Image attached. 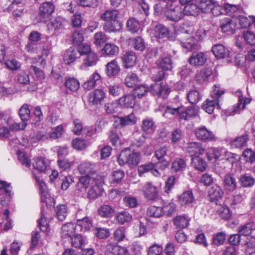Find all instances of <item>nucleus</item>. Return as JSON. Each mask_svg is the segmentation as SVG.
Returning <instances> with one entry per match:
<instances>
[{
    "label": "nucleus",
    "mask_w": 255,
    "mask_h": 255,
    "mask_svg": "<svg viewBox=\"0 0 255 255\" xmlns=\"http://www.w3.org/2000/svg\"><path fill=\"white\" fill-rule=\"evenodd\" d=\"M194 31V27L186 23L182 24L178 32H177L175 38L179 41L182 46L191 50L194 48L197 41L194 37L191 36Z\"/></svg>",
    "instance_id": "1"
},
{
    "label": "nucleus",
    "mask_w": 255,
    "mask_h": 255,
    "mask_svg": "<svg viewBox=\"0 0 255 255\" xmlns=\"http://www.w3.org/2000/svg\"><path fill=\"white\" fill-rule=\"evenodd\" d=\"M198 113V109L195 107H185L180 105L175 107L168 106L165 109L163 116L166 117L168 115H171L187 121L196 116Z\"/></svg>",
    "instance_id": "2"
},
{
    "label": "nucleus",
    "mask_w": 255,
    "mask_h": 255,
    "mask_svg": "<svg viewBox=\"0 0 255 255\" xmlns=\"http://www.w3.org/2000/svg\"><path fill=\"white\" fill-rule=\"evenodd\" d=\"M119 12L118 10H107L101 15V18L106 22L103 29L108 32H113L120 30L122 24L118 20Z\"/></svg>",
    "instance_id": "3"
},
{
    "label": "nucleus",
    "mask_w": 255,
    "mask_h": 255,
    "mask_svg": "<svg viewBox=\"0 0 255 255\" xmlns=\"http://www.w3.org/2000/svg\"><path fill=\"white\" fill-rule=\"evenodd\" d=\"M224 94V91L220 90V85L216 84L213 87L211 99H207L202 104V109L209 114H212L214 110L220 109L219 99Z\"/></svg>",
    "instance_id": "4"
},
{
    "label": "nucleus",
    "mask_w": 255,
    "mask_h": 255,
    "mask_svg": "<svg viewBox=\"0 0 255 255\" xmlns=\"http://www.w3.org/2000/svg\"><path fill=\"white\" fill-rule=\"evenodd\" d=\"M139 154L137 152H131L128 148L122 151L118 157V161L120 165L125 163L131 167H135L139 162Z\"/></svg>",
    "instance_id": "5"
},
{
    "label": "nucleus",
    "mask_w": 255,
    "mask_h": 255,
    "mask_svg": "<svg viewBox=\"0 0 255 255\" xmlns=\"http://www.w3.org/2000/svg\"><path fill=\"white\" fill-rule=\"evenodd\" d=\"M166 6L165 14L168 19L177 22L183 18V12L179 5H176L173 2H170L166 4Z\"/></svg>",
    "instance_id": "6"
},
{
    "label": "nucleus",
    "mask_w": 255,
    "mask_h": 255,
    "mask_svg": "<svg viewBox=\"0 0 255 255\" xmlns=\"http://www.w3.org/2000/svg\"><path fill=\"white\" fill-rule=\"evenodd\" d=\"M157 64L162 69L158 71V74L155 75L154 79L156 82L160 81L163 80L165 75V70H171L172 68V61L170 57H165L159 58L157 61Z\"/></svg>",
    "instance_id": "7"
},
{
    "label": "nucleus",
    "mask_w": 255,
    "mask_h": 255,
    "mask_svg": "<svg viewBox=\"0 0 255 255\" xmlns=\"http://www.w3.org/2000/svg\"><path fill=\"white\" fill-rule=\"evenodd\" d=\"M92 181L94 182L88 192V196L91 199H95L102 196L103 192L101 177L97 174H94Z\"/></svg>",
    "instance_id": "8"
},
{
    "label": "nucleus",
    "mask_w": 255,
    "mask_h": 255,
    "mask_svg": "<svg viewBox=\"0 0 255 255\" xmlns=\"http://www.w3.org/2000/svg\"><path fill=\"white\" fill-rule=\"evenodd\" d=\"M195 134L199 140L202 141H215L217 140V137L213 132L204 126L196 128Z\"/></svg>",
    "instance_id": "9"
},
{
    "label": "nucleus",
    "mask_w": 255,
    "mask_h": 255,
    "mask_svg": "<svg viewBox=\"0 0 255 255\" xmlns=\"http://www.w3.org/2000/svg\"><path fill=\"white\" fill-rule=\"evenodd\" d=\"M237 18L235 17H225L220 21V28L222 31L228 34H233L237 29Z\"/></svg>",
    "instance_id": "10"
},
{
    "label": "nucleus",
    "mask_w": 255,
    "mask_h": 255,
    "mask_svg": "<svg viewBox=\"0 0 255 255\" xmlns=\"http://www.w3.org/2000/svg\"><path fill=\"white\" fill-rule=\"evenodd\" d=\"M142 192L144 197L148 200H155L158 197L157 187L149 182H146L143 185Z\"/></svg>",
    "instance_id": "11"
},
{
    "label": "nucleus",
    "mask_w": 255,
    "mask_h": 255,
    "mask_svg": "<svg viewBox=\"0 0 255 255\" xmlns=\"http://www.w3.org/2000/svg\"><path fill=\"white\" fill-rule=\"evenodd\" d=\"M206 154L209 160L213 159H218L222 156L225 157H230L232 155L231 152H229L225 149L223 148L209 147L206 150Z\"/></svg>",
    "instance_id": "12"
},
{
    "label": "nucleus",
    "mask_w": 255,
    "mask_h": 255,
    "mask_svg": "<svg viewBox=\"0 0 255 255\" xmlns=\"http://www.w3.org/2000/svg\"><path fill=\"white\" fill-rule=\"evenodd\" d=\"M106 94L105 91L100 89H97L90 92L89 95V101L94 105L101 104L102 101L106 98Z\"/></svg>",
    "instance_id": "13"
},
{
    "label": "nucleus",
    "mask_w": 255,
    "mask_h": 255,
    "mask_svg": "<svg viewBox=\"0 0 255 255\" xmlns=\"http://www.w3.org/2000/svg\"><path fill=\"white\" fill-rule=\"evenodd\" d=\"M187 151L192 157L199 156L204 152L202 144L198 142H191L188 143Z\"/></svg>",
    "instance_id": "14"
},
{
    "label": "nucleus",
    "mask_w": 255,
    "mask_h": 255,
    "mask_svg": "<svg viewBox=\"0 0 255 255\" xmlns=\"http://www.w3.org/2000/svg\"><path fill=\"white\" fill-rule=\"evenodd\" d=\"M223 194V189L218 185H214L208 190L210 201L212 202H215L217 205V202L222 198Z\"/></svg>",
    "instance_id": "15"
},
{
    "label": "nucleus",
    "mask_w": 255,
    "mask_h": 255,
    "mask_svg": "<svg viewBox=\"0 0 255 255\" xmlns=\"http://www.w3.org/2000/svg\"><path fill=\"white\" fill-rule=\"evenodd\" d=\"M207 61V57L202 52H194L190 57L188 62L193 66L203 65Z\"/></svg>",
    "instance_id": "16"
},
{
    "label": "nucleus",
    "mask_w": 255,
    "mask_h": 255,
    "mask_svg": "<svg viewBox=\"0 0 255 255\" xmlns=\"http://www.w3.org/2000/svg\"><path fill=\"white\" fill-rule=\"evenodd\" d=\"M178 202L181 206H190L195 202V197L192 191H184L178 197Z\"/></svg>",
    "instance_id": "17"
},
{
    "label": "nucleus",
    "mask_w": 255,
    "mask_h": 255,
    "mask_svg": "<svg viewBox=\"0 0 255 255\" xmlns=\"http://www.w3.org/2000/svg\"><path fill=\"white\" fill-rule=\"evenodd\" d=\"M99 60L98 55L94 51L85 55L83 59V62L80 66L81 70H84L86 67H92L96 65Z\"/></svg>",
    "instance_id": "18"
},
{
    "label": "nucleus",
    "mask_w": 255,
    "mask_h": 255,
    "mask_svg": "<svg viewBox=\"0 0 255 255\" xmlns=\"http://www.w3.org/2000/svg\"><path fill=\"white\" fill-rule=\"evenodd\" d=\"M67 21L61 17L58 16L52 18L47 24L49 30L58 31L64 28Z\"/></svg>",
    "instance_id": "19"
},
{
    "label": "nucleus",
    "mask_w": 255,
    "mask_h": 255,
    "mask_svg": "<svg viewBox=\"0 0 255 255\" xmlns=\"http://www.w3.org/2000/svg\"><path fill=\"white\" fill-rule=\"evenodd\" d=\"M0 191L4 192L5 195L7 196L6 198H2L0 200V204L2 206H6L8 204L10 199L11 198L10 184L5 182L0 181Z\"/></svg>",
    "instance_id": "20"
},
{
    "label": "nucleus",
    "mask_w": 255,
    "mask_h": 255,
    "mask_svg": "<svg viewBox=\"0 0 255 255\" xmlns=\"http://www.w3.org/2000/svg\"><path fill=\"white\" fill-rule=\"evenodd\" d=\"M54 8V6L51 2H43L39 7V14L40 17L42 18L49 17L53 12Z\"/></svg>",
    "instance_id": "21"
},
{
    "label": "nucleus",
    "mask_w": 255,
    "mask_h": 255,
    "mask_svg": "<svg viewBox=\"0 0 255 255\" xmlns=\"http://www.w3.org/2000/svg\"><path fill=\"white\" fill-rule=\"evenodd\" d=\"M78 169L82 175L92 176V179L94 176V174H97L95 172V165L90 162L85 161L81 163Z\"/></svg>",
    "instance_id": "22"
},
{
    "label": "nucleus",
    "mask_w": 255,
    "mask_h": 255,
    "mask_svg": "<svg viewBox=\"0 0 255 255\" xmlns=\"http://www.w3.org/2000/svg\"><path fill=\"white\" fill-rule=\"evenodd\" d=\"M76 225L68 223L62 226L61 229V237L63 239H70L75 234Z\"/></svg>",
    "instance_id": "23"
},
{
    "label": "nucleus",
    "mask_w": 255,
    "mask_h": 255,
    "mask_svg": "<svg viewBox=\"0 0 255 255\" xmlns=\"http://www.w3.org/2000/svg\"><path fill=\"white\" fill-rule=\"evenodd\" d=\"M101 52L105 56L113 57L118 54L119 47L111 42L107 43L102 48Z\"/></svg>",
    "instance_id": "24"
},
{
    "label": "nucleus",
    "mask_w": 255,
    "mask_h": 255,
    "mask_svg": "<svg viewBox=\"0 0 255 255\" xmlns=\"http://www.w3.org/2000/svg\"><path fill=\"white\" fill-rule=\"evenodd\" d=\"M136 116L133 113H131L124 117L118 118L115 122L118 123L121 128H123L127 126L134 125L136 124Z\"/></svg>",
    "instance_id": "25"
},
{
    "label": "nucleus",
    "mask_w": 255,
    "mask_h": 255,
    "mask_svg": "<svg viewBox=\"0 0 255 255\" xmlns=\"http://www.w3.org/2000/svg\"><path fill=\"white\" fill-rule=\"evenodd\" d=\"M212 50L215 57L219 59L225 58L229 56V51L222 44H218L214 45Z\"/></svg>",
    "instance_id": "26"
},
{
    "label": "nucleus",
    "mask_w": 255,
    "mask_h": 255,
    "mask_svg": "<svg viewBox=\"0 0 255 255\" xmlns=\"http://www.w3.org/2000/svg\"><path fill=\"white\" fill-rule=\"evenodd\" d=\"M247 255H252L255 253V236L247 238L246 240L242 243Z\"/></svg>",
    "instance_id": "27"
},
{
    "label": "nucleus",
    "mask_w": 255,
    "mask_h": 255,
    "mask_svg": "<svg viewBox=\"0 0 255 255\" xmlns=\"http://www.w3.org/2000/svg\"><path fill=\"white\" fill-rule=\"evenodd\" d=\"M125 67L127 68L133 67L136 63L137 57L134 52H127L122 57Z\"/></svg>",
    "instance_id": "28"
},
{
    "label": "nucleus",
    "mask_w": 255,
    "mask_h": 255,
    "mask_svg": "<svg viewBox=\"0 0 255 255\" xmlns=\"http://www.w3.org/2000/svg\"><path fill=\"white\" fill-rule=\"evenodd\" d=\"M118 102L125 108H133L135 104V97L133 94H127L120 98Z\"/></svg>",
    "instance_id": "29"
},
{
    "label": "nucleus",
    "mask_w": 255,
    "mask_h": 255,
    "mask_svg": "<svg viewBox=\"0 0 255 255\" xmlns=\"http://www.w3.org/2000/svg\"><path fill=\"white\" fill-rule=\"evenodd\" d=\"M106 74L108 77L117 75L120 71V66L116 59L112 60L106 64Z\"/></svg>",
    "instance_id": "30"
},
{
    "label": "nucleus",
    "mask_w": 255,
    "mask_h": 255,
    "mask_svg": "<svg viewBox=\"0 0 255 255\" xmlns=\"http://www.w3.org/2000/svg\"><path fill=\"white\" fill-rule=\"evenodd\" d=\"M224 186L226 190L233 191L237 186L235 177L232 174H227L224 176Z\"/></svg>",
    "instance_id": "31"
},
{
    "label": "nucleus",
    "mask_w": 255,
    "mask_h": 255,
    "mask_svg": "<svg viewBox=\"0 0 255 255\" xmlns=\"http://www.w3.org/2000/svg\"><path fill=\"white\" fill-rule=\"evenodd\" d=\"M169 31L168 28L160 24L155 27L151 34L153 36L156 38H164L167 37L169 35Z\"/></svg>",
    "instance_id": "32"
},
{
    "label": "nucleus",
    "mask_w": 255,
    "mask_h": 255,
    "mask_svg": "<svg viewBox=\"0 0 255 255\" xmlns=\"http://www.w3.org/2000/svg\"><path fill=\"white\" fill-rule=\"evenodd\" d=\"M94 182L92 181V176L83 175L80 178L78 187L81 192H85L89 184L92 185Z\"/></svg>",
    "instance_id": "33"
},
{
    "label": "nucleus",
    "mask_w": 255,
    "mask_h": 255,
    "mask_svg": "<svg viewBox=\"0 0 255 255\" xmlns=\"http://www.w3.org/2000/svg\"><path fill=\"white\" fill-rule=\"evenodd\" d=\"M241 185L243 187H251L255 183V179L249 174L245 173L241 175L239 178Z\"/></svg>",
    "instance_id": "34"
},
{
    "label": "nucleus",
    "mask_w": 255,
    "mask_h": 255,
    "mask_svg": "<svg viewBox=\"0 0 255 255\" xmlns=\"http://www.w3.org/2000/svg\"><path fill=\"white\" fill-rule=\"evenodd\" d=\"M183 12L185 15L196 16L200 12L199 6L194 1L191 2L186 4L183 10Z\"/></svg>",
    "instance_id": "35"
},
{
    "label": "nucleus",
    "mask_w": 255,
    "mask_h": 255,
    "mask_svg": "<svg viewBox=\"0 0 255 255\" xmlns=\"http://www.w3.org/2000/svg\"><path fill=\"white\" fill-rule=\"evenodd\" d=\"M79 57L77 51L74 50L73 47H70L64 54V61L66 64L68 65L74 62Z\"/></svg>",
    "instance_id": "36"
},
{
    "label": "nucleus",
    "mask_w": 255,
    "mask_h": 255,
    "mask_svg": "<svg viewBox=\"0 0 255 255\" xmlns=\"http://www.w3.org/2000/svg\"><path fill=\"white\" fill-rule=\"evenodd\" d=\"M198 2L200 12L203 13L210 12L214 1L213 0H196Z\"/></svg>",
    "instance_id": "37"
},
{
    "label": "nucleus",
    "mask_w": 255,
    "mask_h": 255,
    "mask_svg": "<svg viewBox=\"0 0 255 255\" xmlns=\"http://www.w3.org/2000/svg\"><path fill=\"white\" fill-rule=\"evenodd\" d=\"M33 167L41 172L46 171L48 166V162L45 158L37 157L34 159Z\"/></svg>",
    "instance_id": "38"
},
{
    "label": "nucleus",
    "mask_w": 255,
    "mask_h": 255,
    "mask_svg": "<svg viewBox=\"0 0 255 255\" xmlns=\"http://www.w3.org/2000/svg\"><path fill=\"white\" fill-rule=\"evenodd\" d=\"M233 17H235L237 19L236 23H237V29L247 28L251 24V20L247 16L244 15H234Z\"/></svg>",
    "instance_id": "39"
},
{
    "label": "nucleus",
    "mask_w": 255,
    "mask_h": 255,
    "mask_svg": "<svg viewBox=\"0 0 255 255\" xmlns=\"http://www.w3.org/2000/svg\"><path fill=\"white\" fill-rule=\"evenodd\" d=\"M101 76L97 72L94 73L89 78V79L84 83L83 87L85 89L91 90L95 87L96 82L100 80Z\"/></svg>",
    "instance_id": "40"
},
{
    "label": "nucleus",
    "mask_w": 255,
    "mask_h": 255,
    "mask_svg": "<svg viewBox=\"0 0 255 255\" xmlns=\"http://www.w3.org/2000/svg\"><path fill=\"white\" fill-rule=\"evenodd\" d=\"M71 245L76 248H82L86 242V239L79 234H75L70 238Z\"/></svg>",
    "instance_id": "41"
},
{
    "label": "nucleus",
    "mask_w": 255,
    "mask_h": 255,
    "mask_svg": "<svg viewBox=\"0 0 255 255\" xmlns=\"http://www.w3.org/2000/svg\"><path fill=\"white\" fill-rule=\"evenodd\" d=\"M99 215L103 218H109L113 216L114 209L110 205H103L98 210Z\"/></svg>",
    "instance_id": "42"
},
{
    "label": "nucleus",
    "mask_w": 255,
    "mask_h": 255,
    "mask_svg": "<svg viewBox=\"0 0 255 255\" xmlns=\"http://www.w3.org/2000/svg\"><path fill=\"white\" fill-rule=\"evenodd\" d=\"M212 74V70L211 69L204 68L199 71L196 75V80L199 83H203V82L208 80V78Z\"/></svg>",
    "instance_id": "43"
},
{
    "label": "nucleus",
    "mask_w": 255,
    "mask_h": 255,
    "mask_svg": "<svg viewBox=\"0 0 255 255\" xmlns=\"http://www.w3.org/2000/svg\"><path fill=\"white\" fill-rule=\"evenodd\" d=\"M236 94L239 97L238 103L237 104L238 110H236V112L240 113L241 110H243L245 108L247 104L250 103L252 99L250 98L244 99L242 92L240 91H237Z\"/></svg>",
    "instance_id": "44"
},
{
    "label": "nucleus",
    "mask_w": 255,
    "mask_h": 255,
    "mask_svg": "<svg viewBox=\"0 0 255 255\" xmlns=\"http://www.w3.org/2000/svg\"><path fill=\"white\" fill-rule=\"evenodd\" d=\"M154 125L152 119L146 118L142 121L141 129L147 133H151L154 130Z\"/></svg>",
    "instance_id": "45"
},
{
    "label": "nucleus",
    "mask_w": 255,
    "mask_h": 255,
    "mask_svg": "<svg viewBox=\"0 0 255 255\" xmlns=\"http://www.w3.org/2000/svg\"><path fill=\"white\" fill-rule=\"evenodd\" d=\"M189 219L185 215L177 216L173 220L174 224L178 228H184L188 226Z\"/></svg>",
    "instance_id": "46"
},
{
    "label": "nucleus",
    "mask_w": 255,
    "mask_h": 255,
    "mask_svg": "<svg viewBox=\"0 0 255 255\" xmlns=\"http://www.w3.org/2000/svg\"><path fill=\"white\" fill-rule=\"evenodd\" d=\"M249 138L247 134L242 135L235 139L231 143V145L234 148H241L246 146Z\"/></svg>",
    "instance_id": "47"
},
{
    "label": "nucleus",
    "mask_w": 255,
    "mask_h": 255,
    "mask_svg": "<svg viewBox=\"0 0 255 255\" xmlns=\"http://www.w3.org/2000/svg\"><path fill=\"white\" fill-rule=\"evenodd\" d=\"M118 222L121 225L131 221L132 217L131 215L126 211H122L119 213L116 217Z\"/></svg>",
    "instance_id": "48"
},
{
    "label": "nucleus",
    "mask_w": 255,
    "mask_h": 255,
    "mask_svg": "<svg viewBox=\"0 0 255 255\" xmlns=\"http://www.w3.org/2000/svg\"><path fill=\"white\" fill-rule=\"evenodd\" d=\"M164 211L160 207L150 206L147 210V215L149 217L159 218L163 216Z\"/></svg>",
    "instance_id": "49"
},
{
    "label": "nucleus",
    "mask_w": 255,
    "mask_h": 255,
    "mask_svg": "<svg viewBox=\"0 0 255 255\" xmlns=\"http://www.w3.org/2000/svg\"><path fill=\"white\" fill-rule=\"evenodd\" d=\"M255 230V224L254 222H249L241 226L238 230L241 235L247 236L251 234Z\"/></svg>",
    "instance_id": "50"
},
{
    "label": "nucleus",
    "mask_w": 255,
    "mask_h": 255,
    "mask_svg": "<svg viewBox=\"0 0 255 255\" xmlns=\"http://www.w3.org/2000/svg\"><path fill=\"white\" fill-rule=\"evenodd\" d=\"M19 116L22 121L26 123L29 120L30 111L27 104H23L19 110Z\"/></svg>",
    "instance_id": "51"
},
{
    "label": "nucleus",
    "mask_w": 255,
    "mask_h": 255,
    "mask_svg": "<svg viewBox=\"0 0 255 255\" xmlns=\"http://www.w3.org/2000/svg\"><path fill=\"white\" fill-rule=\"evenodd\" d=\"M108 38L107 35L101 31L96 32L93 37V43L96 46H101L108 41Z\"/></svg>",
    "instance_id": "52"
},
{
    "label": "nucleus",
    "mask_w": 255,
    "mask_h": 255,
    "mask_svg": "<svg viewBox=\"0 0 255 255\" xmlns=\"http://www.w3.org/2000/svg\"><path fill=\"white\" fill-rule=\"evenodd\" d=\"M55 211L57 218L59 221H63L66 219L67 215V208L65 205L61 204L57 206Z\"/></svg>",
    "instance_id": "53"
},
{
    "label": "nucleus",
    "mask_w": 255,
    "mask_h": 255,
    "mask_svg": "<svg viewBox=\"0 0 255 255\" xmlns=\"http://www.w3.org/2000/svg\"><path fill=\"white\" fill-rule=\"evenodd\" d=\"M140 27L139 22L134 18H130L127 22V27L132 33L137 32Z\"/></svg>",
    "instance_id": "54"
},
{
    "label": "nucleus",
    "mask_w": 255,
    "mask_h": 255,
    "mask_svg": "<svg viewBox=\"0 0 255 255\" xmlns=\"http://www.w3.org/2000/svg\"><path fill=\"white\" fill-rule=\"evenodd\" d=\"M186 166V163L184 160L181 158H176L172 164L171 168L174 172L181 171Z\"/></svg>",
    "instance_id": "55"
},
{
    "label": "nucleus",
    "mask_w": 255,
    "mask_h": 255,
    "mask_svg": "<svg viewBox=\"0 0 255 255\" xmlns=\"http://www.w3.org/2000/svg\"><path fill=\"white\" fill-rule=\"evenodd\" d=\"M114 255H127L128 250L126 248L122 247L117 245L110 244L109 249Z\"/></svg>",
    "instance_id": "56"
},
{
    "label": "nucleus",
    "mask_w": 255,
    "mask_h": 255,
    "mask_svg": "<svg viewBox=\"0 0 255 255\" xmlns=\"http://www.w3.org/2000/svg\"><path fill=\"white\" fill-rule=\"evenodd\" d=\"M138 82V78L136 74L129 73L125 79V85L128 87H132Z\"/></svg>",
    "instance_id": "57"
},
{
    "label": "nucleus",
    "mask_w": 255,
    "mask_h": 255,
    "mask_svg": "<svg viewBox=\"0 0 255 255\" xmlns=\"http://www.w3.org/2000/svg\"><path fill=\"white\" fill-rule=\"evenodd\" d=\"M65 85L72 91H76L80 87L79 81L73 78L67 79L65 82Z\"/></svg>",
    "instance_id": "58"
},
{
    "label": "nucleus",
    "mask_w": 255,
    "mask_h": 255,
    "mask_svg": "<svg viewBox=\"0 0 255 255\" xmlns=\"http://www.w3.org/2000/svg\"><path fill=\"white\" fill-rule=\"evenodd\" d=\"M192 163L194 166L201 171H204L206 168V162L199 156L192 157Z\"/></svg>",
    "instance_id": "59"
},
{
    "label": "nucleus",
    "mask_w": 255,
    "mask_h": 255,
    "mask_svg": "<svg viewBox=\"0 0 255 255\" xmlns=\"http://www.w3.org/2000/svg\"><path fill=\"white\" fill-rule=\"evenodd\" d=\"M7 124H8L9 128L10 131H14L23 130L26 128L27 125V123L22 121L21 122L19 123L12 122L9 124L7 122Z\"/></svg>",
    "instance_id": "60"
},
{
    "label": "nucleus",
    "mask_w": 255,
    "mask_h": 255,
    "mask_svg": "<svg viewBox=\"0 0 255 255\" xmlns=\"http://www.w3.org/2000/svg\"><path fill=\"white\" fill-rule=\"evenodd\" d=\"M187 98L191 104H194L200 100L201 97L197 90H193L187 94Z\"/></svg>",
    "instance_id": "61"
},
{
    "label": "nucleus",
    "mask_w": 255,
    "mask_h": 255,
    "mask_svg": "<svg viewBox=\"0 0 255 255\" xmlns=\"http://www.w3.org/2000/svg\"><path fill=\"white\" fill-rule=\"evenodd\" d=\"M154 87L157 91H154L153 95L160 96L164 97L169 92V88L165 85H161L157 83L154 84Z\"/></svg>",
    "instance_id": "62"
},
{
    "label": "nucleus",
    "mask_w": 255,
    "mask_h": 255,
    "mask_svg": "<svg viewBox=\"0 0 255 255\" xmlns=\"http://www.w3.org/2000/svg\"><path fill=\"white\" fill-rule=\"evenodd\" d=\"M149 91V88L145 85H139L135 87L133 91V95L139 98L144 96Z\"/></svg>",
    "instance_id": "63"
},
{
    "label": "nucleus",
    "mask_w": 255,
    "mask_h": 255,
    "mask_svg": "<svg viewBox=\"0 0 255 255\" xmlns=\"http://www.w3.org/2000/svg\"><path fill=\"white\" fill-rule=\"evenodd\" d=\"M242 156L246 162L252 163L255 161V153L250 148L246 149L243 152Z\"/></svg>",
    "instance_id": "64"
}]
</instances>
